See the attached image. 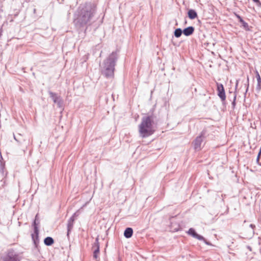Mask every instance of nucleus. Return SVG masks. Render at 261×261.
Here are the masks:
<instances>
[{"mask_svg":"<svg viewBox=\"0 0 261 261\" xmlns=\"http://www.w3.org/2000/svg\"><path fill=\"white\" fill-rule=\"evenodd\" d=\"M133 233V230L132 228H127L124 232V236L126 238H130Z\"/></svg>","mask_w":261,"mask_h":261,"instance_id":"9b49d317","label":"nucleus"},{"mask_svg":"<svg viewBox=\"0 0 261 261\" xmlns=\"http://www.w3.org/2000/svg\"><path fill=\"white\" fill-rule=\"evenodd\" d=\"M155 126L151 124L150 122V119L148 117V136L152 134L154 131Z\"/></svg>","mask_w":261,"mask_h":261,"instance_id":"9d476101","label":"nucleus"},{"mask_svg":"<svg viewBox=\"0 0 261 261\" xmlns=\"http://www.w3.org/2000/svg\"><path fill=\"white\" fill-rule=\"evenodd\" d=\"M95 11V6L91 3H85L80 7V14L78 17L82 24H86L90 21Z\"/></svg>","mask_w":261,"mask_h":261,"instance_id":"f257e3e1","label":"nucleus"},{"mask_svg":"<svg viewBox=\"0 0 261 261\" xmlns=\"http://www.w3.org/2000/svg\"><path fill=\"white\" fill-rule=\"evenodd\" d=\"M99 253V247L97 246V248L94 250V253H93V257L96 259H97V258L98 257Z\"/></svg>","mask_w":261,"mask_h":261,"instance_id":"dca6fc26","label":"nucleus"},{"mask_svg":"<svg viewBox=\"0 0 261 261\" xmlns=\"http://www.w3.org/2000/svg\"><path fill=\"white\" fill-rule=\"evenodd\" d=\"M194 31V29L193 27H189L183 30V33L185 35L188 36L192 34Z\"/></svg>","mask_w":261,"mask_h":261,"instance_id":"1a4fd4ad","label":"nucleus"},{"mask_svg":"<svg viewBox=\"0 0 261 261\" xmlns=\"http://www.w3.org/2000/svg\"><path fill=\"white\" fill-rule=\"evenodd\" d=\"M49 94L54 102H57L58 100L59 97L56 93L53 92H49Z\"/></svg>","mask_w":261,"mask_h":261,"instance_id":"4468645a","label":"nucleus"},{"mask_svg":"<svg viewBox=\"0 0 261 261\" xmlns=\"http://www.w3.org/2000/svg\"><path fill=\"white\" fill-rule=\"evenodd\" d=\"M3 261H19L17 256L13 252H9L3 258Z\"/></svg>","mask_w":261,"mask_h":261,"instance_id":"39448f33","label":"nucleus"},{"mask_svg":"<svg viewBox=\"0 0 261 261\" xmlns=\"http://www.w3.org/2000/svg\"><path fill=\"white\" fill-rule=\"evenodd\" d=\"M140 134L142 137L147 135V119H144L139 127Z\"/></svg>","mask_w":261,"mask_h":261,"instance_id":"7ed1b4c3","label":"nucleus"},{"mask_svg":"<svg viewBox=\"0 0 261 261\" xmlns=\"http://www.w3.org/2000/svg\"><path fill=\"white\" fill-rule=\"evenodd\" d=\"M188 16L190 19H193L197 17V14L195 11L193 10H190L188 11Z\"/></svg>","mask_w":261,"mask_h":261,"instance_id":"ddd939ff","label":"nucleus"},{"mask_svg":"<svg viewBox=\"0 0 261 261\" xmlns=\"http://www.w3.org/2000/svg\"><path fill=\"white\" fill-rule=\"evenodd\" d=\"M107 63L109 64V65L106 68L105 75L108 77L113 76L114 74V63L113 61H108Z\"/></svg>","mask_w":261,"mask_h":261,"instance_id":"f03ea898","label":"nucleus"},{"mask_svg":"<svg viewBox=\"0 0 261 261\" xmlns=\"http://www.w3.org/2000/svg\"><path fill=\"white\" fill-rule=\"evenodd\" d=\"M180 229L179 225L175 221H172L170 226V231L172 232L177 231Z\"/></svg>","mask_w":261,"mask_h":261,"instance_id":"6e6552de","label":"nucleus"},{"mask_svg":"<svg viewBox=\"0 0 261 261\" xmlns=\"http://www.w3.org/2000/svg\"><path fill=\"white\" fill-rule=\"evenodd\" d=\"M257 76H258L257 80H258V82H259L260 81V77L258 74H257Z\"/></svg>","mask_w":261,"mask_h":261,"instance_id":"6ab92c4d","label":"nucleus"},{"mask_svg":"<svg viewBox=\"0 0 261 261\" xmlns=\"http://www.w3.org/2000/svg\"><path fill=\"white\" fill-rule=\"evenodd\" d=\"M188 234L191 236L192 237L195 239H197L199 240L204 241L206 244H207L205 240H204V238L202 236L197 233L193 228H190L188 231Z\"/></svg>","mask_w":261,"mask_h":261,"instance_id":"423d86ee","label":"nucleus"},{"mask_svg":"<svg viewBox=\"0 0 261 261\" xmlns=\"http://www.w3.org/2000/svg\"><path fill=\"white\" fill-rule=\"evenodd\" d=\"M44 244L47 246H50L54 243V239L49 237L46 238L44 240Z\"/></svg>","mask_w":261,"mask_h":261,"instance_id":"f8f14e48","label":"nucleus"},{"mask_svg":"<svg viewBox=\"0 0 261 261\" xmlns=\"http://www.w3.org/2000/svg\"><path fill=\"white\" fill-rule=\"evenodd\" d=\"M237 18L239 19V20H240V21L241 22V19H242V18L238 15H236Z\"/></svg>","mask_w":261,"mask_h":261,"instance_id":"a211bd4d","label":"nucleus"},{"mask_svg":"<svg viewBox=\"0 0 261 261\" xmlns=\"http://www.w3.org/2000/svg\"><path fill=\"white\" fill-rule=\"evenodd\" d=\"M203 141V139L201 136H199L196 138L194 141V148L196 150H200L201 148V146L202 142Z\"/></svg>","mask_w":261,"mask_h":261,"instance_id":"0eeeda50","label":"nucleus"},{"mask_svg":"<svg viewBox=\"0 0 261 261\" xmlns=\"http://www.w3.org/2000/svg\"><path fill=\"white\" fill-rule=\"evenodd\" d=\"M217 91L219 97L222 101H224L226 98V96L224 88L222 84H217Z\"/></svg>","mask_w":261,"mask_h":261,"instance_id":"20e7f679","label":"nucleus"},{"mask_svg":"<svg viewBox=\"0 0 261 261\" xmlns=\"http://www.w3.org/2000/svg\"><path fill=\"white\" fill-rule=\"evenodd\" d=\"M241 22L242 23L243 27L246 30H247L248 28V25L247 23L245 22L243 19H241Z\"/></svg>","mask_w":261,"mask_h":261,"instance_id":"f3484780","label":"nucleus"},{"mask_svg":"<svg viewBox=\"0 0 261 261\" xmlns=\"http://www.w3.org/2000/svg\"><path fill=\"white\" fill-rule=\"evenodd\" d=\"M253 1H254V2H258V0H252Z\"/></svg>","mask_w":261,"mask_h":261,"instance_id":"aec40b11","label":"nucleus"},{"mask_svg":"<svg viewBox=\"0 0 261 261\" xmlns=\"http://www.w3.org/2000/svg\"><path fill=\"white\" fill-rule=\"evenodd\" d=\"M182 34V31L180 29H177L174 31V35L176 37H179Z\"/></svg>","mask_w":261,"mask_h":261,"instance_id":"2eb2a0df","label":"nucleus"}]
</instances>
